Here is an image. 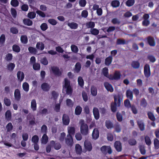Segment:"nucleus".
<instances>
[{"label": "nucleus", "instance_id": "nucleus-19", "mask_svg": "<svg viewBox=\"0 0 159 159\" xmlns=\"http://www.w3.org/2000/svg\"><path fill=\"white\" fill-rule=\"evenodd\" d=\"M14 95L15 99L17 101H19L21 98V94L19 89H15Z\"/></svg>", "mask_w": 159, "mask_h": 159}, {"label": "nucleus", "instance_id": "nucleus-18", "mask_svg": "<svg viewBox=\"0 0 159 159\" xmlns=\"http://www.w3.org/2000/svg\"><path fill=\"white\" fill-rule=\"evenodd\" d=\"M41 88L43 90L45 91H48L50 89L51 87L49 84L47 83H44L42 84Z\"/></svg>", "mask_w": 159, "mask_h": 159}, {"label": "nucleus", "instance_id": "nucleus-9", "mask_svg": "<svg viewBox=\"0 0 159 159\" xmlns=\"http://www.w3.org/2000/svg\"><path fill=\"white\" fill-rule=\"evenodd\" d=\"M62 120L64 125H68L70 122V118L69 116L66 114H64L62 118Z\"/></svg>", "mask_w": 159, "mask_h": 159}, {"label": "nucleus", "instance_id": "nucleus-62", "mask_svg": "<svg viewBox=\"0 0 159 159\" xmlns=\"http://www.w3.org/2000/svg\"><path fill=\"white\" fill-rule=\"evenodd\" d=\"M84 111L86 116L89 115L90 114V111L89 107L86 105L84 107Z\"/></svg>", "mask_w": 159, "mask_h": 159}, {"label": "nucleus", "instance_id": "nucleus-50", "mask_svg": "<svg viewBox=\"0 0 159 159\" xmlns=\"http://www.w3.org/2000/svg\"><path fill=\"white\" fill-rule=\"evenodd\" d=\"M147 58L149 60L150 62L152 63L156 61L155 57L151 55H148L147 57Z\"/></svg>", "mask_w": 159, "mask_h": 159}, {"label": "nucleus", "instance_id": "nucleus-31", "mask_svg": "<svg viewBox=\"0 0 159 159\" xmlns=\"http://www.w3.org/2000/svg\"><path fill=\"white\" fill-rule=\"evenodd\" d=\"M91 92L92 95L93 96H95L97 94V90L96 87L92 86L91 88Z\"/></svg>", "mask_w": 159, "mask_h": 159}, {"label": "nucleus", "instance_id": "nucleus-39", "mask_svg": "<svg viewBox=\"0 0 159 159\" xmlns=\"http://www.w3.org/2000/svg\"><path fill=\"white\" fill-rule=\"evenodd\" d=\"M68 133L70 135H74L75 132V129L74 127H71L68 128Z\"/></svg>", "mask_w": 159, "mask_h": 159}, {"label": "nucleus", "instance_id": "nucleus-48", "mask_svg": "<svg viewBox=\"0 0 159 159\" xmlns=\"http://www.w3.org/2000/svg\"><path fill=\"white\" fill-rule=\"evenodd\" d=\"M139 150L141 154L143 155H144L146 153V151L145 147L144 146L140 145L139 147Z\"/></svg>", "mask_w": 159, "mask_h": 159}, {"label": "nucleus", "instance_id": "nucleus-46", "mask_svg": "<svg viewBox=\"0 0 159 159\" xmlns=\"http://www.w3.org/2000/svg\"><path fill=\"white\" fill-rule=\"evenodd\" d=\"M21 42L24 44H26L28 42V39L27 36L25 35H22L20 38Z\"/></svg>", "mask_w": 159, "mask_h": 159}, {"label": "nucleus", "instance_id": "nucleus-32", "mask_svg": "<svg viewBox=\"0 0 159 159\" xmlns=\"http://www.w3.org/2000/svg\"><path fill=\"white\" fill-rule=\"evenodd\" d=\"M126 96L127 98L132 100L133 98V93L130 89L127 90L126 91Z\"/></svg>", "mask_w": 159, "mask_h": 159}, {"label": "nucleus", "instance_id": "nucleus-59", "mask_svg": "<svg viewBox=\"0 0 159 159\" xmlns=\"http://www.w3.org/2000/svg\"><path fill=\"white\" fill-rule=\"evenodd\" d=\"M132 113L134 114H136L138 113V110L134 105H132L130 107Z\"/></svg>", "mask_w": 159, "mask_h": 159}, {"label": "nucleus", "instance_id": "nucleus-29", "mask_svg": "<svg viewBox=\"0 0 159 159\" xmlns=\"http://www.w3.org/2000/svg\"><path fill=\"white\" fill-rule=\"evenodd\" d=\"M81 69V65L80 62H77L75 65L74 70L77 73H79Z\"/></svg>", "mask_w": 159, "mask_h": 159}, {"label": "nucleus", "instance_id": "nucleus-7", "mask_svg": "<svg viewBox=\"0 0 159 159\" xmlns=\"http://www.w3.org/2000/svg\"><path fill=\"white\" fill-rule=\"evenodd\" d=\"M51 70L54 74L58 76H61L62 74L61 72L60 71L58 67L53 66L51 67Z\"/></svg>", "mask_w": 159, "mask_h": 159}, {"label": "nucleus", "instance_id": "nucleus-5", "mask_svg": "<svg viewBox=\"0 0 159 159\" xmlns=\"http://www.w3.org/2000/svg\"><path fill=\"white\" fill-rule=\"evenodd\" d=\"M144 74L145 77L147 78H148L151 75L150 66L148 64H146L144 65Z\"/></svg>", "mask_w": 159, "mask_h": 159}, {"label": "nucleus", "instance_id": "nucleus-8", "mask_svg": "<svg viewBox=\"0 0 159 159\" xmlns=\"http://www.w3.org/2000/svg\"><path fill=\"white\" fill-rule=\"evenodd\" d=\"M148 44L151 46H154L156 43L153 38L151 36H148L145 38Z\"/></svg>", "mask_w": 159, "mask_h": 159}, {"label": "nucleus", "instance_id": "nucleus-27", "mask_svg": "<svg viewBox=\"0 0 159 159\" xmlns=\"http://www.w3.org/2000/svg\"><path fill=\"white\" fill-rule=\"evenodd\" d=\"M31 107L33 111H34L37 109V104L35 99L32 100L31 103Z\"/></svg>", "mask_w": 159, "mask_h": 159}, {"label": "nucleus", "instance_id": "nucleus-49", "mask_svg": "<svg viewBox=\"0 0 159 159\" xmlns=\"http://www.w3.org/2000/svg\"><path fill=\"white\" fill-rule=\"evenodd\" d=\"M140 105L143 107H146L147 105V102L145 98H143L140 101Z\"/></svg>", "mask_w": 159, "mask_h": 159}, {"label": "nucleus", "instance_id": "nucleus-55", "mask_svg": "<svg viewBox=\"0 0 159 159\" xmlns=\"http://www.w3.org/2000/svg\"><path fill=\"white\" fill-rule=\"evenodd\" d=\"M154 144L155 149H158L159 148V141L157 139L155 138L154 139Z\"/></svg>", "mask_w": 159, "mask_h": 159}, {"label": "nucleus", "instance_id": "nucleus-56", "mask_svg": "<svg viewBox=\"0 0 159 159\" xmlns=\"http://www.w3.org/2000/svg\"><path fill=\"white\" fill-rule=\"evenodd\" d=\"M41 63L44 65H47L48 64V61L46 57H44L40 60Z\"/></svg>", "mask_w": 159, "mask_h": 159}, {"label": "nucleus", "instance_id": "nucleus-45", "mask_svg": "<svg viewBox=\"0 0 159 159\" xmlns=\"http://www.w3.org/2000/svg\"><path fill=\"white\" fill-rule=\"evenodd\" d=\"M144 140L146 144L149 146L151 144V141L150 138L148 135H146L144 138Z\"/></svg>", "mask_w": 159, "mask_h": 159}, {"label": "nucleus", "instance_id": "nucleus-58", "mask_svg": "<svg viewBox=\"0 0 159 159\" xmlns=\"http://www.w3.org/2000/svg\"><path fill=\"white\" fill-rule=\"evenodd\" d=\"M71 49L72 51L75 53H77L79 51V49L77 46L74 44L71 46Z\"/></svg>", "mask_w": 159, "mask_h": 159}, {"label": "nucleus", "instance_id": "nucleus-36", "mask_svg": "<svg viewBox=\"0 0 159 159\" xmlns=\"http://www.w3.org/2000/svg\"><path fill=\"white\" fill-rule=\"evenodd\" d=\"M15 67V65L14 63H10L7 66V68L8 70L10 71H12L14 70Z\"/></svg>", "mask_w": 159, "mask_h": 159}, {"label": "nucleus", "instance_id": "nucleus-23", "mask_svg": "<svg viewBox=\"0 0 159 159\" xmlns=\"http://www.w3.org/2000/svg\"><path fill=\"white\" fill-rule=\"evenodd\" d=\"M24 74L23 72L19 71L17 73V77L18 80L20 81H22L24 78Z\"/></svg>", "mask_w": 159, "mask_h": 159}, {"label": "nucleus", "instance_id": "nucleus-52", "mask_svg": "<svg viewBox=\"0 0 159 159\" xmlns=\"http://www.w3.org/2000/svg\"><path fill=\"white\" fill-rule=\"evenodd\" d=\"M6 128L7 132L11 131L13 128V126L12 123L11 122L9 123L6 125Z\"/></svg>", "mask_w": 159, "mask_h": 159}, {"label": "nucleus", "instance_id": "nucleus-64", "mask_svg": "<svg viewBox=\"0 0 159 159\" xmlns=\"http://www.w3.org/2000/svg\"><path fill=\"white\" fill-rule=\"evenodd\" d=\"M129 143L131 146L135 145L137 143L136 140L134 139H130L128 140Z\"/></svg>", "mask_w": 159, "mask_h": 159}, {"label": "nucleus", "instance_id": "nucleus-30", "mask_svg": "<svg viewBox=\"0 0 159 159\" xmlns=\"http://www.w3.org/2000/svg\"><path fill=\"white\" fill-rule=\"evenodd\" d=\"M23 22L24 25L27 26H31L33 24L32 21L29 19H24Z\"/></svg>", "mask_w": 159, "mask_h": 159}, {"label": "nucleus", "instance_id": "nucleus-1", "mask_svg": "<svg viewBox=\"0 0 159 159\" xmlns=\"http://www.w3.org/2000/svg\"><path fill=\"white\" fill-rule=\"evenodd\" d=\"M114 102H112L111 104V110L112 112H114L117 110V106L120 107L121 104V97L120 96L114 97Z\"/></svg>", "mask_w": 159, "mask_h": 159}, {"label": "nucleus", "instance_id": "nucleus-54", "mask_svg": "<svg viewBox=\"0 0 159 159\" xmlns=\"http://www.w3.org/2000/svg\"><path fill=\"white\" fill-rule=\"evenodd\" d=\"M33 67L34 70H39L40 68V64L38 63H35L33 64Z\"/></svg>", "mask_w": 159, "mask_h": 159}, {"label": "nucleus", "instance_id": "nucleus-40", "mask_svg": "<svg viewBox=\"0 0 159 159\" xmlns=\"http://www.w3.org/2000/svg\"><path fill=\"white\" fill-rule=\"evenodd\" d=\"M12 49L14 52L17 53L19 52L20 50V47L16 44H14L13 45Z\"/></svg>", "mask_w": 159, "mask_h": 159}, {"label": "nucleus", "instance_id": "nucleus-28", "mask_svg": "<svg viewBox=\"0 0 159 159\" xmlns=\"http://www.w3.org/2000/svg\"><path fill=\"white\" fill-rule=\"evenodd\" d=\"M147 115L148 118L151 120L153 121H154L155 120V117L151 111H148L147 112Z\"/></svg>", "mask_w": 159, "mask_h": 159}, {"label": "nucleus", "instance_id": "nucleus-26", "mask_svg": "<svg viewBox=\"0 0 159 159\" xmlns=\"http://www.w3.org/2000/svg\"><path fill=\"white\" fill-rule=\"evenodd\" d=\"M44 44L42 42H38L36 45V48L42 51L44 49Z\"/></svg>", "mask_w": 159, "mask_h": 159}, {"label": "nucleus", "instance_id": "nucleus-44", "mask_svg": "<svg viewBox=\"0 0 159 159\" xmlns=\"http://www.w3.org/2000/svg\"><path fill=\"white\" fill-rule=\"evenodd\" d=\"M132 66L134 69L138 68L140 66V64L137 61H133L131 63Z\"/></svg>", "mask_w": 159, "mask_h": 159}, {"label": "nucleus", "instance_id": "nucleus-22", "mask_svg": "<svg viewBox=\"0 0 159 159\" xmlns=\"http://www.w3.org/2000/svg\"><path fill=\"white\" fill-rule=\"evenodd\" d=\"M6 119L7 121L11 120V111L10 110H7L5 113Z\"/></svg>", "mask_w": 159, "mask_h": 159}, {"label": "nucleus", "instance_id": "nucleus-38", "mask_svg": "<svg viewBox=\"0 0 159 159\" xmlns=\"http://www.w3.org/2000/svg\"><path fill=\"white\" fill-rule=\"evenodd\" d=\"M111 5L113 7H118L120 5V2L119 1L114 0L111 2Z\"/></svg>", "mask_w": 159, "mask_h": 159}, {"label": "nucleus", "instance_id": "nucleus-20", "mask_svg": "<svg viewBox=\"0 0 159 159\" xmlns=\"http://www.w3.org/2000/svg\"><path fill=\"white\" fill-rule=\"evenodd\" d=\"M113 123L110 120H106L105 121V126L106 128L109 129H111L114 128V126Z\"/></svg>", "mask_w": 159, "mask_h": 159}, {"label": "nucleus", "instance_id": "nucleus-13", "mask_svg": "<svg viewBox=\"0 0 159 159\" xmlns=\"http://www.w3.org/2000/svg\"><path fill=\"white\" fill-rule=\"evenodd\" d=\"M93 113L94 117L96 120H98L100 117V114L98 109L94 107L93 109Z\"/></svg>", "mask_w": 159, "mask_h": 159}, {"label": "nucleus", "instance_id": "nucleus-2", "mask_svg": "<svg viewBox=\"0 0 159 159\" xmlns=\"http://www.w3.org/2000/svg\"><path fill=\"white\" fill-rule=\"evenodd\" d=\"M80 131L81 134L83 135H86L89 134V128L88 125L84 123V120L80 121Z\"/></svg>", "mask_w": 159, "mask_h": 159}, {"label": "nucleus", "instance_id": "nucleus-60", "mask_svg": "<svg viewBox=\"0 0 159 159\" xmlns=\"http://www.w3.org/2000/svg\"><path fill=\"white\" fill-rule=\"evenodd\" d=\"M66 104L67 106L69 107H71L73 106V103L70 99H66Z\"/></svg>", "mask_w": 159, "mask_h": 159}, {"label": "nucleus", "instance_id": "nucleus-15", "mask_svg": "<svg viewBox=\"0 0 159 159\" xmlns=\"http://www.w3.org/2000/svg\"><path fill=\"white\" fill-rule=\"evenodd\" d=\"M84 146L85 149L89 151H90L92 149V147L90 142L85 140L84 142Z\"/></svg>", "mask_w": 159, "mask_h": 159}, {"label": "nucleus", "instance_id": "nucleus-43", "mask_svg": "<svg viewBox=\"0 0 159 159\" xmlns=\"http://www.w3.org/2000/svg\"><path fill=\"white\" fill-rule=\"evenodd\" d=\"M31 141L34 144L38 143L39 141V136L36 135H34L32 138Z\"/></svg>", "mask_w": 159, "mask_h": 159}, {"label": "nucleus", "instance_id": "nucleus-16", "mask_svg": "<svg viewBox=\"0 0 159 159\" xmlns=\"http://www.w3.org/2000/svg\"><path fill=\"white\" fill-rule=\"evenodd\" d=\"M93 139H97L99 137V131L97 128H94L92 133Z\"/></svg>", "mask_w": 159, "mask_h": 159}, {"label": "nucleus", "instance_id": "nucleus-3", "mask_svg": "<svg viewBox=\"0 0 159 159\" xmlns=\"http://www.w3.org/2000/svg\"><path fill=\"white\" fill-rule=\"evenodd\" d=\"M70 82L67 79H64V84L63 86V89H66V93L67 95H71L72 93V89L70 85Z\"/></svg>", "mask_w": 159, "mask_h": 159}, {"label": "nucleus", "instance_id": "nucleus-25", "mask_svg": "<svg viewBox=\"0 0 159 159\" xmlns=\"http://www.w3.org/2000/svg\"><path fill=\"white\" fill-rule=\"evenodd\" d=\"M112 59L113 57L111 56H109L107 57L105 59V64L107 66L110 65L112 62Z\"/></svg>", "mask_w": 159, "mask_h": 159}, {"label": "nucleus", "instance_id": "nucleus-24", "mask_svg": "<svg viewBox=\"0 0 159 159\" xmlns=\"http://www.w3.org/2000/svg\"><path fill=\"white\" fill-rule=\"evenodd\" d=\"M82 108L80 106H77L76 107L75 111V114L76 115H80L82 111Z\"/></svg>", "mask_w": 159, "mask_h": 159}, {"label": "nucleus", "instance_id": "nucleus-47", "mask_svg": "<svg viewBox=\"0 0 159 159\" xmlns=\"http://www.w3.org/2000/svg\"><path fill=\"white\" fill-rule=\"evenodd\" d=\"M135 3L134 0H128L125 2L126 5L128 7L133 6Z\"/></svg>", "mask_w": 159, "mask_h": 159}, {"label": "nucleus", "instance_id": "nucleus-14", "mask_svg": "<svg viewBox=\"0 0 159 159\" xmlns=\"http://www.w3.org/2000/svg\"><path fill=\"white\" fill-rule=\"evenodd\" d=\"M104 85L107 91L110 92H112L113 91V88L110 84L107 82H105L104 83Z\"/></svg>", "mask_w": 159, "mask_h": 159}, {"label": "nucleus", "instance_id": "nucleus-4", "mask_svg": "<svg viewBox=\"0 0 159 159\" xmlns=\"http://www.w3.org/2000/svg\"><path fill=\"white\" fill-rule=\"evenodd\" d=\"M100 150L105 155H106L107 154H111L112 152L111 148L110 146H103L101 148Z\"/></svg>", "mask_w": 159, "mask_h": 159}, {"label": "nucleus", "instance_id": "nucleus-35", "mask_svg": "<svg viewBox=\"0 0 159 159\" xmlns=\"http://www.w3.org/2000/svg\"><path fill=\"white\" fill-rule=\"evenodd\" d=\"M90 32V33H89V34H92L95 36L98 35L99 33V30L96 28H93L91 29Z\"/></svg>", "mask_w": 159, "mask_h": 159}, {"label": "nucleus", "instance_id": "nucleus-34", "mask_svg": "<svg viewBox=\"0 0 159 159\" xmlns=\"http://www.w3.org/2000/svg\"><path fill=\"white\" fill-rule=\"evenodd\" d=\"M86 25L87 28L92 29L95 27V24L94 22L90 21L86 23Z\"/></svg>", "mask_w": 159, "mask_h": 159}, {"label": "nucleus", "instance_id": "nucleus-42", "mask_svg": "<svg viewBox=\"0 0 159 159\" xmlns=\"http://www.w3.org/2000/svg\"><path fill=\"white\" fill-rule=\"evenodd\" d=\"M78 84L81 87H83L84 86V80L81 76H79L78 79Z\"/></svg>", "mask_w": 159, "mask_h": 159}, {"label": "nucleus", "instance_id": "nucleus-33", "mask_svg": "<svg viewBox=\"0 0 159 159\" xmlns=\"http://www.w3.org/2000/svg\"><path fill=\"white\" fill-rule=\"evenodd\" d=\"M75 149L76 153L77 154H80L82 151L81 147L79 144H76L75 145Z\"/></svg>", "mask_w": 159, "mask_h": 159}, {"label": "nucleus", "instance_id": "nucleus-17", "mask_svg": "<svg viewBox=\"0 0 159 159\" xmlns=\"http://www.w3.org/2000/svg\"><path fill=\"white\" fill-rule=\"evenodd\" d=\"M137 125L141 131H143L145 129V125L143 120H138L137 121Z\"/></svg>", "mask_w": 159, "mask_h": 159}, {"label": "nucleus", "instance_id": "nucleus-21", "mask_svg": "<svg viewBox=\"0 0 159 159\" xmlns=\"http://www.w3.org/2000/svg\"><path fill=\"white\" fill-rule=\"evenodd\" d=\"M67 25L72 29H76L78 28V24L74 22L68 23H67Z\"/></svg>", "mask_w": 159, "mask_h": 159}, {"label": "nucleus", "instance_id": "nucleus-11", "mask_svg": "<svg viewBox=\"0 0 159 159\" xmlns=\"http://www.w3.org/2000/svg\"><path fill=\"white\" fill-rule=\"evenodd\" d=\"M50 144L52 147L54 148L56 150H58L60 149L61 147V144L59 143H56L54 141L52 140L50 142Z\"/></svg>", "mask_w": 159, "mask_h": 159}, {"label": "nucleus", "instance_id": "nucleus-10", "mask_svg": "<svg viewBox=\"0 0 159 159\" xmlns=\"http://www.w3.org/2000/svg\"><path fill=\"white\" fill-rule=\"evenodd\" d=\"M121 75L120 72L119 71H115L114 75L112 76L111 79L112 80H118L120 79Z\"/></svg>", "mask_w": 159, "mask_h": 159}, {"label": "nucleus", "instance_id": "nucleus-37", "mask_svg": "<svg viewBox=\"0 0 159 159\" xmlns=\"http://www.w3.org/2000/svg\"><path fill=\"white\" fill-rule=\"evenodd\" d=\"M116 131L117 133L120 132L121 131V128L119 123L117 122L114 125Z\"/></svg>", "mask_w": 159, "mask_h": 159}, {"label": "nucleus", "instance_id": "nucleus-53", "mask_svg": "<svg viewBox=\"0 0 159 159\" xmlns=\"http://www.w3.org/2000/svg\"><path fill=\"white\" fill-rule=\"evenodd\" d=\"M22 87L24 90L26 92H28L29 90V85L27 82H24L23 84Z\"/></svg>", "mask_w": 159, "mask_h": 159}, {"label": "nucleus", "instance_id": "nucleus-6", "mask_svg": "<svg viewBox=\"0 0 159 159\" xmlns=\"http://www.w3.org/2000/svg\"><path fill=\"white\" fill-rule=\"evenodd\" d=\"M66 144L69 146L72 147L73 144V140L71 135H67V138H66Z\"/></svg>", "mask_w": 159, "mask_h": 159}, {"label": "nucleus", "instance_id": "nucleus-12", "mask_svg": "<svg viewBox=\"0 0 159 159\" xmlns=\"http://www.w3.org/2000/svg\"><path fill=\"white\" fill-rule=\"evenodd\" d=\"M114 147L117 151L121 152L122 150L121 143L120 141H116L114 143Z\"/></svg>", "mask_w": 159, "mask_h": 159}, {"label": "nucleus", "instance_id": "nucleus-63", "mask_svg": "<svg viewBox=\"0 0 159 159\" xmlns=\"http://www.w3.org/2000/svg\"><path fill=\"white\" fill-rule=\"evenodd\" d=\"M5 36L4 34H2L0 37V43L3 45L5 41Z\"/></svg>", "mask_w": 159, "mask_h": 159}, {"label": "nucleus", "instance_id": "nucleus-57", "mask_svg": "<svg viewBox=\"0 0 159 159\" xmlns=\"http://www.w3.org/2000/svg\"><path fill=\"white\" fill-rule=\"evenodd\" d=\"M126 44L125 41L124 39H119L117 40L116 44L117 45H124Z\"/></svg>", "mask_w": 159, "mask_h": 159}, {"label": "nucleus", "instance_id": "nucleus-41", "mask_svg": "<svg viewBox=\"0 0 159 159\" xmlns=\"http://www.w3.org/2000/svg\"><path fill=\"white\" fill-rule=\"evenodd\" d=\"M42 142L46 144L48 141V137L46 134H44L42 138Z\"/></svg>", "mask_w": 159, "mask_h": 159}, {"label": "nucleus", "instance_id": "nucleus-51", "mask_svg": "<svg viewBox=\"0 0 159 159\" xmlns=\"http://www.w3.org/2000/svg\"><path fill=\"white\" fill-rule=\"evenodd\" d=\"M124 104L125 107L128 109L131 106L130 102L128 99H126L124 101Z\"/></svg>", "mask_w": 159, "mask_h": 159}, {"label": "nucleus", "instance_id": "nucleus-61", "mask_svg": "<svg viewBox=\"0 0 159 159\" xmlns=\"http://www.w3.org/2000/svg\"><path fill=\"white\" fill-rule=\"evenodd\" d=\"M19 4V2L17 0H11V4L13 7H17Z\"/></svg>", "mask_w": 159, "mask_h": 159}]
</instances>
